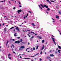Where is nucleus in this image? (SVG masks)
<instances>
[{
  "label": "nucleus",
  "mask_w": 61,
  "mask_h": 61,
  "mask_svg": "<svg viewBox=\"0 0 61 61\" xmlns=\"http://www.w3.org/2000/svg\"><path fill=\"white\" fill-rule=\"evenodd\" d=\"M12 40L13 41H14V39H12Z\"/></svg>",
  "instance_id": "nucleus-55"
},
{
  "label": "nucleus",
  "mask_w": 61,
  "mask_h": 61,
  "mask_svg": "<svg viewBox=\"0 0 61 61\" xmlns=\"http://www.w3.org/2000/svg\"><path fill=\"white\" fill-rule=\"evenodd\" d=\"M9 3L10 4H11V2H10V1H9Z\"/></svg>",
  "instance_id": "nucleus-51"
},
{
  "label": "nucleus",
  "mask_w": 61,
  "mask_h": 61,
  "mask_svg": "<svg viewBox=\"0 0 61 61\" xmlns=\"http://www.w3.org/2000/svg\"><path fill=\"white\" fill-rule=\"evenodd\" d=\"M58 48H59V49H61V46H58Z\"/></svg>",
  "instance_id": "nucleus-11"
},
{
  "label": "nucleus",
  "mask_w": 61,
  "mask_h": 61,
  "mask_svg": "<svg viewBox=\"0 0 61 61\" xmlns=\"http://www.w3.org/2000/svg\"><path fill=\"white\" fill-rule=\"evenodd\" d=\"M35 50V48L34 47H33V49L32 51H33V50Z\"/></svg>",
  "instance_id": "nucleus-13"
},
{
  "label": "nucleus",
  "mask_w": 61,
  "mask_h": 61,
  "mask_svg": "<svg viewBox=\"0 0 61 61\" xmlns=\"http://www.w3.org/2000/svg\"><path fill=\"white\" fill-rule=\"evenodd\" d=\"M16 33H15L14 35V36H17L16 35Z\"/></svg>",
  "instance_id": "nucleus-24"
},
{
  "label": "nucleus",
  "mask_w": 61,
  "mask_h": 61,
  "mask_svg": "<svg viewBox=\"0 0 61 61\" xmlns=\"http://www.w3.org/2000/svg\"><path fill=\"white\" fill-rule=\"evenodd\" d=\"M25 16H26V18L27 17V16L26 15Z\"/></svg>",
  "instance_id": "nucleus-53"
},
{
  "label": "nucleus",
  "mask_w": 61,
  "mask_h": 61,
  "mask_svg": "<svg viewBox=\"0 0 61 61\" xmlns=\"http://www.w3.org/2000/svg\"><path fill=\"white\" fill-rule=\"evenodd\" d=\"M38 46H37L36 47V49H38Z\"/></svg>",
  "instance_id": "nucleus-12"
},
{
  "label": "nucleus",
  "mask_w": 61,
  "mask_h": 61,
  "mask_svg": "<svg viewBox=\"0 0 61 61\" xmlns=\"http://www.w3.org/2000/svg\"><path fill=\"white\" fill-rule=\"evenodd\" d=\"M30 44V43L29 42H28V45H29Z\"/></svg>",
  "instance_id": "nucleus-46"
},
{
  "label": "nucleus",
  "mask_w": 61,
  "mask_h": 61,
  "mask_svg": "<svg viewBox=\"0 0 61 61\" xmlns=\"http://www.w3.org/2000/svg\"><path fill=\"white\" fill-rule=\"evenodd\" d=\"M44 48H45V46H44V45H43V47L41 49V50H43V49H44Z\"/></svg>",
  "instance_id": "nucleus-5"
},
{
  "label": "nucleus",
  "mask_w": 61,
  "mask_h": 61,
  "mask_svg": "<svg viewBox=\"0 0 61 61\" xmlns=\"http://www.w3.org/2000/svg\"><path fill=\"white\" fill-rule=\"evenodd\" d=\"M13 9H15V7H14L13 8Z\"/></svg>",
  "instance_id": "nucleus-37"
},
{
  "label": "nucleus",
  "mask_w": 61,
  "mask_h": 61,
  "mask_svg": "<svg viewBox=\"0 0 61 61\" xmlns=\"http://www.w3.org/2000/svg\"><path fill=\"white\" fill-rule=\"evenodd\" d=\"M34 56H30L31 57H34Z\"/></svg>",
  "instance_id": "nucleus-48"
},
{
  "label": "nucleus",
  "mask_w": 61,
  "mask_h": 61,
  "mask_svg": "<svg viewBox=\"0 0 61 61\" xmlns=\"http://www.w3.org/2000/svg\"><path fill=\"white\" fill-rule=\"evenodd\" d=\"M20 41L21 42H22V41H23V40H22V39H21Z\"/></svg>",
  "instance_id": "nucleus-25"
},
{
  "label": "nucleus",
  "mask_w": 61,
  "mask_h": 61,
  "mask_svg": "<svg viewBox=\"0 0 61 61\" xmlns=\"http://www.w3.org/2000/svg\"><path fill=\"white\" fill-rule=\"evenodd\" d=\"M34 36H32L31 37V38H30V39H31L32 38H34Z\"/></svg>",
  "instance_id": "nucleus-17"
},
{
  "label": "nucleus",
  "mask_w": 61,
  "mask_h": 61,
  "mask_svg": "<svg viewBox=\"0 0 61 61\" xmlns=\"http://www.w3.org/2000/svg\"><path fill=\"white\" fill-rule=\"evenodd\" d=\"M47 10L48 11H49V10H50V9H49V8H48L47 9Z\"/></svg>",
  "instance_id": "nucleus-18"
},
{
  "label": "nucleus",
  "mask_w": 61,
  "mask_h": 61,
  "mask_svg": "<svg viewBox=\"0 0 61 61\" xmlns=\"http://www.w3.org/2000/svg\"><path fill=\"white\" fill-rule=\"evenodd\" d=\"M28 34H30V32H28Z\"/></svg>",
  "instance_id": "nucleus-64"
},
{
  "label": "nucleus",
  "mask_w": 61,
  "mask_h": 61,
  "mask_svg": "<svg viewBox=\"0 0 61 61\" xmlns=\"http://www.w3.org/2000/svg\"><path fill=\"white\" fill-rule=\"evenodd\" d=\"M31 33H32V34H35V32H33L32 31L31 32Z\"/></svg>",
  "instance_id": "nucleus-19"
},
{
  "label": "nucleus",
  "mask_w": 61,
  "mask_h": 61,
  "mask_svg": "<svg viewBox=\"0 0 61 61\" xmlns=\"http://www.w3.org/2000/svg\"><path fill=\"white\" fill-rule=\"evenodd\" d=\"M46 13H47V14H48V12H47V11H46Z\"/></svg>",
  "instance_id": "nucleus-41"
},
{
  "label": "nucleus",
  "mask_w": 61,
  "mask_h": 61,
  "mask_svg": "<svg viewBox=\"0 0 61 61\" xmlns=\"http://www.w3.org/2000/svg\"><path fill=\"white\" fill-rule=\"evenodd\" d=\"M19 3L20 4H20H21V3L20 2H19Z\"/></svg>",
  "instance_id": "nucleus-56"
},
{
  "label": "nucleus",
  "mask_w": 61,
  "mask_h": 61,
  "mask_svg": "<svg viewBox=\"0 0 61 61\" xmlns=\"http://www.w3.org/2000/svg\"><path fill=\"white\" fill-rule=\"evenodd\" d=\"M48 2H49V0H46Z\"/></svg>",
  "instance_id": "nucleus-44"
},
{
  "label": "nucleus",
  "mask_w": 61,
  "mask_h": 61,
  "mask_svg": "<svg viewBox=\"0 0 61 61\" xmlns=\"http://www.w3.org/2000/svg\"><path fill=\"white\" fill-rule=\"evenodd\" d=\"M28 12H29V13H31V14H32V12H31V11H28Z\"/></svg>",
  "instance_id": "nucleus-28"
},
{
  "label": "nucleus",
  "mask_w": 61,
  "mask_h": 61,
  "mask_svg": "<svg viewBox=\"0 0 61 61\" xmlns=\"http://www.w3.org/2000/svg\"><path fill=\"white\" fill-rule=\"evenodd\" d=\"M5 30V32H6V28H5L4 29Z\"/></svg>",
  "instance_id": "nucleus-16"
},
{
  "label": "nucleus",
  "mask_w": 61,
  "mask_h": 61,
  "mask_svg": "<svg viewBox=\"0 0 61 61\" xmlns=\"http://www.w3.org/2000/svg\"><path fill=\"white\" fill-rule=\"evenodd\" d=\"M10 55H8V57H10Z\"/></svg>",
  "instance_id": "nucleus-47"
},
{
  "label": "nucleus",
  "mask_w": 61,
  "mask_h": 61,
  "mask_svg": "<svg viewBox=\"0 0 61 61\" xmlns=\"http://www.w3.org/2000/svg\"><path fill=\"white\" fill-rule=\"evenodd\" d=\"M14 27H12L10 28V29H13V28H14Z\"/></svg>",
  "instance_id": "nucleus-22"
},
{
  "label": "nucleus",
  "mask_w": 61,
  "mask_h": 61,
  "mask_svg": "<svg viewBox=\"0 0 61 61\" xmlns=\"http://www.w3.org/2000/svg\"><path fill=\"white\" fill-rule=\"evenodd\" d=\"M50 56H54V55H53V54H50Z\"/></svg>",
  "instance_id": "nucleus-7"
},
{
  "label": "nucleus",
  "mask_w": 61,
  "mask_h": 61,
  "mask_svg": "<svg viewBox=\"0 0 61 61\" xmlns=\"http://www.w3.org/2000/svg\"><path fill=\"white\" fill-rule=\"evenodd\" d=\"M39 55V53H37L36 55H35L34 56H36V55Z\"/></svg>",
  "instance_id": "nucleus-27"
},
{
  "label": "nucleus",
  "mask_w": 61,
  "mask_h": 61,
  "mask_svg": "<svg viewBox=\"0 0 61 61\" xmlns=\"http://www.w3.org/2000/svg\"><path fill=\"white\" fill-rule=\"evenodd\" d=\"M58 13H59L60 14H61V12L60 11H59Z\"/></svg>",
  "instance_id": "nucleus-26"
},
{
  "label": "nucleus",
  "mask_w": 61,
  "mask_h": 61,
  "mask_svg": "<svg viewBox=\"0 0 61 61\" xmlns=\"http://www.w3.org/2000/svg\"><path fill=\"white\" fill-rule=\"evenodd\" d=\"M37 36V37H38L40 39H42V37H41L40 36Z\"/></svg>",
  "instance_id": "nucleus-8"
},
{
  "label": "nucleus",
  "mask_w": 61,
  "mask_h": 61,
  "mask_svg": "<svg viewBox=\"0 0 61 61\" xmlns=\"http://www.w3.org/2000/svg\"><path fill=\"white\" fill-rule=\"evenodd\" d=\"M11 47L12 48V51H13V48H12V46H11Z\"/></svg>",
  "instance_id": "nucleus-45"
},
{
  "label": "nucleus",
  "mask_w": 61,
  "mask_h": 61,
  "mask_svg": "<svg viewBox=\"0 0 61 61\" xmlns=\"http://www.w3.org/2000/svg\"><path fill=\"white\" fill-rule=\"evenodd\" d=\"M51 38L53 41V42L54 43V44H55V45H56V41H55L54 40H55V39L53 37H51Z\"/></svg>",
  "instance_id": "nucleus-2"
},
{
  "label": "nucleus",
  "mask_w": 61,
  "mask_h": 61,
  "mask_svg": "<svg viewBox=\"0 0 61 61\" xmlns=\"http://www.w3.org/2000/svg\"><path fill=\"white\" fill-rule=\"evenodd\" d=\"M40 59V61H41V60H42V59H41V58H40V59Z\"/></svg>",
  "instance_id": "nucleus-36"
},
{
  "label": "nucleus",
  "mask_w": 61,
  "mask_h": 61,
  "mask_svg": "<svg viewBox=\"0 0 61 61\" xmlns=\"http://www.w3.org/2000/svg\"><path fill=\"white\" fill-rule=\"evenodd\" d=\"M6 46H7V44L6 43Z\"/></svg>",
  "instance_id": "nucleus-60"
},
{
  "label": "nucleus",
  "mask_w": 61,
  "mask_h": 61,
  "mask_svg": "<svg viewBox=\"0 0 61 61\" xmlns=\"http://www.w3.org/2000/svg\"><path fill=\"white\" fill-rule=\"evenodd\" d=\"M40 8H41V10H43V9H42V7H40Z\"/></svg>",
  "instance_id": "nucleus-40"
},
{
  "label": "nucleus",
  "mask_w": 61,
  "mask_h": 61,
  "mask_svg": "<svg viewBox=\"0 0 61 61\" xmlns=\"http://www.w3.org/2000/svg\"><path fill=\"white\" fill-rule=\"evenodd\" d=\"M49 3L50 4H51V2H50V1H49Z\"/></svg>",
  "instance_id": "nucleus-35"
},
{
  "label": "nucleus",
  "mask_w": 61,
  "mask_h": 61,
  "mask_svg": "<svg viewBox=\"0 0 61 61\" xmlns=\"http://www.w3.org/2000/svg\"><path fill=\"white\" fill-rule=\"evenodd\" d=\"M12 46L14 48V47H15V46H14V45H13V44H12Z\"/></svg>",
  "instance_id": "nucleus-21"
},
{
  "label": "nucleus",
  "mask_w": 61,
  "mask_h": 61,
  "mask_svg": "<svg viewBox=\"0 0 61 61\" xmlns=\"http://www.w3.org/2000/svg\"><path fill=\"white\" fill-rule=\"evenodd\" d=\"M57 53V51L55 52V54H56V53Z\"/></svg>",
  "instance_id": "nucleus-49"
},
{
  "label": "nucleus",
  "mask_w": 61,
  "mask_h": 61,
  "mask_svg": "<svg viewBox=\"0 0 61 61\" xmlns=\"http://www.w3.org/2000/svg\"><path fill=\"white\" fill-rule=\"evenodd\" d=\"M42 53V52H41V53H40V54H41Z\"/></svg>",
  "instance_id": "nucleus-54"
},
{
  "label": "nucleus",
  "mask_w": 61,
  "mask_h": 61,
  "mask_svg": "<svg viewBox=\"0 0 61 61\" xmlns=\"http://www.w3.org/2000/svg\"><path fill=\"white\" fill-rule=\"evenodd\" d=\"M47 58H51V57H47Z\"/></svg>",
  "instance_id": "nucleus-29"
},
{
  "label": "nucleus",
  "mask_w": 61,
  "mask_h": 61,
  "mask_svg": "<svg viewBox=\"0 0 61 61\" xmlns=\"http://www.w3.org/2000/svg\"><path fill=\"white\" fill-rule=\"evenodd\" d=\"M20 58H22V57H21V56H20Z\"/></svg>",
  "instance_id": "nucleus-63"
},
{
  "label": "nucleus",
  "mask_w": 61,
  "mask_h": 61,
  "mask_svg": "<svg viewBox=\"0 0 61 61\" xmlns=\"http://www.w3.org/2000/svg\"><path fill=\"white\" fill-rule=\"evenodd\" d=\"M13 53H15V52L14 51H13Z\"/></svg>",
  "instance_id": "nucleus-61"
},
{
  "label": "nucleus",
  "mask_w": 61,
  "mask_h": 61,
  "mask_svg": "<svg viewBox=\"0 0 61 61\" xmlns=\"http://www.w3.org/2000/svg\"><path fill=\"white\" fill-rule=\"evenodd\" d=\"M8 41H7V42L6 44H8Z\"/></svg>",
  "instance_id": "nucleus-39"
},
{
  "label": "nucleus",
  "mask_w": 61,
  "mask_h": 61,
  "mask_svg": "<svg viewBox=\"0 0 61 61\" xmlns=\"http://www.w3.org/2000/svg\"><path fill=\"white\" fill-rule=\"evenodd\" d=\"M13 31H14V32H15V29H14L13 30Z\"/></svg>",
  "instance_id": "nucleus-50"
},
{
  "label": "nucleus",
  "mask_w": 61,
  "mask_h": 61,
  "mask_svg": "<svg viewBox=\"0 0 61 61\" xmlns=\"http://www.w3.org/2000/svg\"><path fill=\"white\" fill-rule=\"evenodd\" d=\"M8 58L9 59H11V57H9Z\"/></svg>",
  "instance_id": "nucleus-38"
},
{
  "label": "nucleus",
  "mask_w": 61,
  "mask_h": 61,
  "mask_svg": "<svg viewBox=\"0 0 61 61\" xmlns=\"http://www.w3.org/2000/svg\"><path fill=\"white\" fill-rule=\"evenodd\" d=\"M35 35H37V34H35Z\"/></svg>",
  "instance_id": "nucleus-62"
},
{
  "label": "nucleus",
  "mask_w": 61,
  "mask_h": 61,
  "mask_svg": "<svg viewBox=\"0 0 61 61\" xmlns=\"http://www.w3.org/2000/svg\"><path fill=\"white\" fill-rule=\"evenodd\" d=\"M27 35L29 37H30L31 36H30V35H29V34H27Z\"/></svg>",
  "instance_id": "nucleus-14"
},
{
  "label": "nucleus",
  "mask_w": 61,
  "mask_h": 61,
  "mask_svg": "<svg viewBox=\"0 0 61 61\" xmlns=\"http://www.w3.org/2000/svg\"><path fill=\"white\" fill-rule=\"evenodd\" d=\"M52 51L51 50H50V51L49 52H51V51Z\"/></svg>",
  "instance_id": "nucleus-52"
},
{
  "label": "nucleus",
  "mask_w": 61,
  "mask_h": 61,
  "mask_svg": "<svg viewBox=\"0 0 61 61\" xmlns=\"http://www.w3.org/2000/svg\"><path fill=\"white\" fill-rule=\"evenodd\" d=\"M24 19H25V17H24Z\"/></svg>",
  "instance_id": "nucleus-58"
},
{
  "label": "nucleus",
  "mask_w": 61,
  "mask_h": 61,
  "mask_svg": "<svg viewBox=\"0 0 61 61\" xmlns=\"http://www.w3.org/2000/svg\"><path fill=\"white\" fill-rule=\"evenodd\" d=\"M4 2L3 1H1L0 2Z\"/></svg>",
  "instance_id": "nucleus-57"
},
{
  "label": "nucleus",
  "mask_w": 61,
  "mask_h": 61,
  "mask_svg": "<svg viewBox=\"0 0 61 61\" xmlns=\"http://www.w3.org/2000/svg\"><path fill=\"white\" fill-rule=\"evenodd\" d=\"M38 6H39V7H40V8L41 7L40 6V5H38Z\"/></svg>",
  "instance_id": "nucleus-42"
},
{
  "label": "nucleus",
  "mask_w": 61,
  "mask_h": 61,
  "mask_svg": "<svg viewBox=\"0 0 61 61\" xmlns=\"http://www.w3.org/2000/svg\"><path fill=\"white\" fill-rule=\"evenodd\" d=\"M21 47H20V48H19V50H21Z\"/></svg>",
  "instance_id": "nucleus-33"
},
{
  "label": "nucleus",
  "mask_w": 61,
  "mask_h": 61,
  "mask_svg": "<svg viewBox=\"0 0 61 61\" xmlns=\"http://www.w3.org/2000/svg\"><path fill=\"white\" fill-rule=\"evenodd\" d=\"M20 41H15V44H16V43H17L18 44H19V43H20Z\"/></svg>",
  "instance_id": "nucleus-3"
},
{
  "label": "nucleus",
  "mask_w": 61,
  "mask_h": 61,
  "mask_svg": "<svg viewBox=\"0 0 61 61\" xmlns=\"http://www.w3.org/2000/svg\"><path fill=\"white\" fill-rule=\"evenodd\" d=\"M20 38V37H17V38L18 39H19V38Z\"/></svg>",
  "instance_id": "nucleus-30"
},
{
  "label": "nucleus",
  "mask_w": 61,
  "mask_h": 61,
  "mask_svg": "<svg viewBox=\"0 0 61 61\" xmlns=\"http://www.w3.org/2000/svg\"><path fill=\"white\" fill-rule=\"evenodd\" d=\"M20 48H22V49H23L25 48V47L23 46H21L20 47Z\"/></svg>",
  "instance_id": "nucleus-9"
},
{
  "label": "nucleus",
  "mask_w": 61,
  "mask_h": 61,
  "mask_svg": "<svg viewBox=\"0 0 61 61\" xmlns=\"http://www.w3.org/2000/svg\"><path fill=\"white\" fill-rule=\"evenodd\" d=\"M22 11V10L21 9L17 11L18 12H21V11Z\"/></svg>",
  "instance_id": "nucleus-6"
},
{
  "label": "nucleus",
  "mask_w": 61,
  "mask_h": 61,
  "mask_svg": "<svg viewBox=\"0 0 61 61\" xmlns=\"http://www.w3.org/2000/svg\"><path fill=\"white\" fill-rule=\"evenodd\" d=\"M19 7H22V6H21V5H19Z\"/></svg>",
  "instance_id": "nucleus-43"
},
{
  "label": "nucleus",
  "mask_w": 61,
  "mask_h": 61,
  "mask_svg": "<svg viewBox=\"0 0 61 61\" xmlns=\"http://www.w3.org/2000/svg\"><path fill=\"white\" fill-rule=\"evenodd\" d=\"M40 5L42 6V7H43V8H44V7H46L47 8H48V6L46 5H44V6H43V5H42V4H41Z\"/></svg>",
  "instance_id": "nucleus-1"
},
{
  "label": "nucleus",
  "mask_w": 61,
  "mask_h": 61,
  "mask_svg": "<svg viewBox=\"0 0 61 61\" xmlns=\"http://www.w3.org/2000/svg\"><path fill=\"white\" fill-rule=\"evenodd\" d=\"M53 22L54 23H55V21H54V20H53Z\"/></svg>",
  "instance_id": "nucleus-59"
},
{
  "label": "nucleus",
  "mask_w": 61,
  "mask_h": 61,
  "mask_svg": "<svg viewBox=\"0 0 61 61\" xmlns=\"http://www.w3.org/2000/svg\"><path fill=\"white\" fill-rule=\"evenodd\" d=\"M15 29H16L17 31H19V29H18V27H17L15 28Z\"/></svg>",
  "instance_id": "nucleus-4"
},
{
  "label": "nucleus",
  "mask_w": 61,
  "mask_h": 61,
  "mask_svg": "<svg viewBox=\"0 0 61 61\" xmlns=\"http://www.w3.org/2000/svg\"><path fill=\"white\" fill-rule=\"evenodd\" d=\"M51 1L52 2H55V1H54L53 0H51Z\"/></svg>",
  "instance_id": "nucleus-31"
},
{
  "label": "nucleus",
  "mask_w": 61,
  "mask_h": 61,
  "mask_svg": "<svg viewBox=\"0 0 61 61\" xmlns=\"http://www.w3.org/2000/svg\"><path fill=\"white\" fill-rule=\"evenodd\" d=\"M56 18H57V19H59V16L57 15H56Z\"/></svg>",
  "instance_id": "nucleus-10"
},
{
  "label": "nucleus",
  "mask_w": 61,
  "mask_h": 61,
  "mask_svg": "<svg viewBox=\"0 0 61 61\" xmlns=\"http://www.w3.org/2000/svg\"><path fill=\"white\" fill-rule=\"evenodd\" d=\"M32 24L34 26H35V24L34 23H33Z\"/></svg>",
  "instance_id": "nucleus-23"
},
{
  "label": "nucleus",
  "mask_w": 61,
  "mask_h": 61,
  "mask_svg": "<svg viewBox=\"0 0 61 61\" xmlns=\"http://www.w3.org/2000/svg\"><path fill=\"white\" fill-rule=\"evenodd\" d=\"M24 59H30V58H24Z\"/></svg>",
  "instance_id": "nucleus-15"
},
{
  "label": "nucleus",
  "mask_w": 61,
  "mask_h": 61,
  "mask_svg": "<svg viewBox=\"0 0 61 61\" xmlns=\"http://www.w3.org/2000/svg\"><path fill=\"white\" fill-rule=\"evenodd\" d=\"M52 19L53 20H54V21H55V19H54L53 18H52Z\"/></svg>",
  "instance_id": "nucleus-32"
},
{
  "label": "nucleus",
  "mask_w": 61,
  "mask_h": 61,
  "mask_svg": "<svg viewBox=\"0 0 61 61\" xmlns=\"http://www.w3.org/2000/svg\"><path fill=\"white\" fill-rule=\"evenodd\" d=\"M42 43H44V40H42Z\"/></svg>",
  "instance_id": "nucleus-20"
},
{
  "label": "nucleus",
  "mask_w": 61,
  "mask_h": 61,
  "mask_svg": "<svg viewBox=\"0 0 61 61\" xmlns=\"http://www.w3.org/2000/svg\"><path fill=\"white\" fill-rule=\"evenodd\" d=\"M60 51H61V50H58V52L59 53H60Z\"/></svg>",
  "instance_id": "nucleus-34"
}]
</instances>
